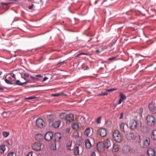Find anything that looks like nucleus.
I'll list each match as a JSON object with an SVG mask.
<instances>
[{
	"mask_svg": "<svg viewBox=\"0 0 156 156\" xmlns=\"http://www.w3.org/2000/svg\"><path fill=\"white\" fill-rule=\"evenodd\" d=\"M113 137L114 140L117 142L120 143L122 141V138L121 134L118 130H115L114 131Z\"/></svg>",
	"mask_w": 156,
	"mask_h": 156,
	"instance_id": "nucleus-1",
	"label": "nucleus"
},
{
	"mask_svg": "<svg viewBox=\"0 0 156 156\" xmlns=\"http://www.w3.org/2000/svg\"><path fill=\"white\" fill-rule=\"evenodd\" d=\"M129 125L130 129H133L137 127H140L141 126V122L140 121L138 123H137L136 121L133 119L130 121Z\"/></svg>",
	"mask_w": 156,
	"mask_h": 156,
	"instance_id": "nucleus-2",
	"label": "nucleus"
},
{
	"mask_svg": "<svg viewBox=\"0 0 156 156\" xmlns=\"http://www.w3.org/2000/svg\"><path fill=\"white\" fill-rule=\"evenodd\" d=\"M146 120L147 124L150 126H153L154 124L155 119L151 115H149L147 117Z\"/></svg>",
	"mask_w": 156,
	"mask_h": 156,
	"instance_id": "nucleus-3",
	"label": "nucleus"
},
{
	"mask_svg": "<svg viewBox=\"0 0 156 156\" xmlns=\"http://www.w3.org/2000/svg\"><path fill=\"white\" fill-rule=\"evenodd\" d=\"M44 124V122L42 119L38 118L37 119L36 125L38 127L41 128H43Z\"/></svg>",
	"mask_w": 156,
	"mask_h": 156,
	"instance_id": "nucleus-4",
	"label": "nucleus"
},
{
	"mask_svg": "<svg viewBox=\"0 0 156 156\" xmlns=\"http://www.w3.org/2000/svg\"><path fill=\"white\" fill-rule=\"evenodd\" d=\"M53 136V134L52 132L51 131L48 132L45 135V139L47 141H50L52 139Z\"/></svg>",
	"mask_w": 156,
	"mask_h": 156,
	"instance_id": "nucleus-5",
	"label": "nucleus"
},
{
	"mask_svg": "<svg viewBox=\"0 0 156 156\" xmlns=\"http://www.w3.org/2000/svg\"><path fill=\"white\" fill-rule=\"evenodd\" d=\"M74 119V115L73 114H69L67 115L66 120L67 123H69L73 121Z\"/></svg>",
	"mask_w": 156,
	"mask_h": 156,
	"instance_id": "nucleus-6",
	"label": "nucleus"
},
{
	"mask_svg": "<svg viewBox=\"0 0 156 156\" xmlns=\"http://www.w3.org/2000/svg\"><path fill=\"white\" fill-rule=\"evenodd\" d=\"M32 149L36 151H38L41 148V144L40 143H36L32 146Z\"/></svg>",
	"mask_w": 156,
	"mask_h": 156,
	"instance_id": "nucleus-7",
	"label": "nucleus"
},
{
	"mask_svg": "<svg viewBox=\"0 0 156 156\" xmlns=\"http://www.w3.org/2000/svg\"><path fill=\"white\" fill-rule=\"evenodd\" d=\"M148 108L149 110L153 113H156V106L153 103L149 104Z\"/></svg>",
	"mask_w": 156,
	"mask_h": 156,
	"instance_id": "nucleus-8",
	"label": "nucleus"
},
{
	"mask_svg": "<svg viewBox=\"0 0 156 156\" xmlns=\"http://www.w3.org/2000/svg\"><path fill=\"white\" fill-rule=\"evenodd\" d=\"M150 139L149 137H146L143 141V147L144 148L146 147H148L150 143Z\"/></svg>",
	"mask_w": 156,
	"mask_h": 156,
	"instance_id": "nucleus-9",
	"label": "nucleus"
},
{
	"mask_svg": "<svg viewBox=\"0 0 156 156\" xmlns=\"http://www.w3.org/2000/svg\"><path fill=\"white\" fill-rule=\"evenodd\" d=\"M105 149H108L111 146V143L108 139H105L103 143Z\"/></svg>",
	"mask_w": 156,
	"mask_h": 156,
	"instance_id": "nucleus-10",
	"label": "nucleus"
},
{
	"mask_svg": "<svg viewBox=\"0 0 156 156\" xmlns=\"http://www.w3.org/2000/svg\"><path fill=\"white\" fill-rule=\"evenodd\" d=\"M47 119L49 123L54 122L56 119V116L54 115H49L47 116Z\"/></svg>",
	"mask_w": 156,
	"mask_h": 156,
	"instance_id": "nucleus-11",
	"label": "nucleus"
},
{
	"mask_svg": "<svg viewBox=\"0 0 156 156\" xmlns=\"http://www.w3.org/2000/svg\"><path fill=\"white\" fill-rule=\"evenodd\" d=\"M43 76L41 74H38L36 75L35 77H34L32 76H30V78L32 79L34 81H40L41 80Z\"/></svg>",
	"mask_w": 156,
	"mask_h": 156,
	"instance_id": "nucleus-12",
	"label": "nucleus"
},
{
	"mask_svg": "<svg viewBox=\"0 0 156 156\" xmlns=\"http://www.w3.org/2000/svg\"><path fill=\"white\" fill-rule=\"evenodd\" d=\"M55 141V142H59L62 139V135L59 133H56L54 135Z\"/></svg>",
	"mask_w": 156,
	"mask_h": 156,
	"instance_id": "nucleus-13",
	"label": "nucleus"
},
{
	"mask_svg": "<svg viewBox=\"0 0 156 156\" xmlns=\"http://www.w3.org/2000/svg\"><path fill=\"white\" fill-rule=\"evenodd\" d=\"M99 132L100 136L101 137H104L107 134L106 130L105 128H100L99 130Z\"/></svg>",
	"mask_w": 156,
	"mask_h": 156,
	"instance_id": "nucleus-14",
	"label": "nucleus"
},
{
	"mask_svg": "<svg viewBox=\"0 0 156 156\" xmlns=\"http://www.w3.org/2000/svg\"><path fill=\"white\" fill-rule=\"evenodd\" d=\"M126 136L127 139L129 140H132L134 138L133 133L132 132H127Z\"/></svg>",
	"mask_w": 156,
	"mask_h": 156,
	"instance_id": "nucleus-15",
	"label": "nucleus"
},
{
	"mask_svg": "<svg viewBox=\"0 0 156 156\" xmlns=\"http://www.w3.org/2000/svg\"><path fill=\"white\" fill-rule=\"evenodd\" d=\"M148 156H155V151L151 148H149L147 151Z\"/></svg>",
	"mask_w": 156,
	"mask_h": 156,
	"instance_id": "nucleus-16",
	"label": "nucleus"
},
{
	"mask_svg": "<svg viewBox=\"0 0 156 156\" xmlns=\"http://www.w3.org/2000/svg\"><path fill=\"white\" fill-rule=\"evenodd\" d=\"M102 142H99L97 144V149L99 151H102L104 148Z\"/></svg>",
	"mask_w": 156,
	"mask_h": 156,
	"instance_id": "nucleus-17",
	"label": "nucleus"
},
{
	"mask_svg": "<svg viewBox=\"0 0 156 156\" xmlns=\"http://www.w3.org/2000/svg\"><path fill=\"white\" fill-rule=\"evenodd\" d=\"M52 124L53 126L55 128H57L59 127L61 123V121L60 120H57L55 121L54 122H53Z\"/></svg>",
	"mask_w": 156,
	"mask_h": 156,
	"instance_id": "nucleus-18",
	"label": "nucleus"
},
{
	"mask_svg": "<svg viewBox=\"0 0 156 156\" xmlns=\"http://www.w3.org/2000/svg\"><path fill=\"white\" fill-rule=\"evenodd\" d=\"M125 123L124 122H122L120 123L119 125V129L122 132L124 133H125Z\"/></svg>",
	"mask_w": 156,
	"mask_h": 156,
	"instance_id": "nucleus-19",
	"label": "nucleus"
},
{
	"mask_svg": "<svg viewBox=\"0 0 156 156\" xmlns=\"http://www.w3.org/2000/svg\"><path fill=\"white\" fill-rule=\"evenodd\" d=\"M74 153L75 155H77L79 154V149L77 145H75L74 146Z\"/></svg>",
	"mask_w": 156,
	"mask_h": 156,
	"instance_id": "nucleus-20",
	"label": "nucleus"
},
{
	"mask_svg": "<svg viewBox=\"0 0 156 156\" xmlns=\"http://www.w3.org/2000/svg\"><path fill=\"white\" fill-rule=\"evenodd\" d=\"M50 147L52 150H56V142L53 141L50 145Z\"/></svg>",
	"mask_w": 156,
	"mask_h": 156,
	"instance_id": "nucleus-21",
	"label": "nucleus"
},
{
	"mask_svg": "<svg viewBox=\"0 0 156 156\" xmlns=\"http://www.w3.org/2000/svg\"><path fill=\"white\" fill-rule=\"evenodd\" d=\"M6 150L5 146L3 144L0 145V153L3 154Z\"/></svg>",
	"mask_w": 156,
	"mask_h": 156,
	"instance_id": "nucleus-22",
	"label": "nucleus"
},
{
	"mask_svg": "<svg viewBox=\"0 0 156 156\" xmlns=\"http://www.w3.org/2000/svg\"><path fill=\"white\" fill-rule=\"evenodd\" d=\"M43 137V136L42 134H36L35 138L36 140L40 141L42 139Z\"/></svg>",
	"mask_w": 156,
	"mask_h": 156,
	"instance_id": "nucleus-23",
	"label": "nucleus"
},
{
	"mask_svg": "<svg viewBox=\"0 0 156 156\" xmlns=\"http://www.w3.org/2000/svg\"><path fill=\"white\" fill-rule=\"evenodd\" d=\"M85 147L87 148H90L91 146V144L90 142L88 139L86 140L85 141Z\"/></svg>",
	"mask_w": 156,
	"mask_h": 156,
	"instance_id": "nucleus-24",
	"label": "nucleus"
},
{
	"mask_svg": "<svg viewBox=\"0 0 156 156\" xmlns=\"http://www.w3.org/2000/svg\"><path fill=\"white\" fill-rule=\"evenodd\" d=\"M72 126L73 129H77L79 128L78 123L77 122H73L72 123Z\"/></svg>",
	"mask_w": 156,
	"mask_h": 156,
	"instance_id": "nucleus-25",
	"label": "nucleus"
},
{
	"mask_svg": "<svg viewBox=\"0 0 156 156\" xmlns=\"http://www.w3.org/2000/svg\"><path fill=\"white\" fill-rule=\"evenodd\" d=\"M151 138L154 140H156V130H154L153 131L152 133Z\"/></svg>",
	"mask_w": 156,
	"mask_h": 156,
	"instance_id": "nucleus-26",
	"label": "nucleus"
},
{
	"mask_svg": "<svg viewBox=\"0 0 156 156\" xmlns=\"http://www.w3.org/2000/svg\"><path fill=\"white\" fill-rule=\"evenodd\" d=\"M67 115L66 113L63 112L60 115V118L62 119H66V116Z\"/></svg>",
	"mask_w": 156,
	"mask_h": 156,
	"instance_id": "nucleus-27",
	"label": "nucleus"
},
{
	"mask_svg": "<svg viewBox=\"0 0 156 156\" xmlns=\"http://www.w3.org/2000/svg\"><path fill=\"white\" fill-rule=\"evenodd\" d=\"M72 142L71 141H69L68 142L67 144L66 147L67 148L68 150H71V146L72 145Z\"/></svg>",
	"mask_w": 156,
	"mask_h": 156,
	"instance_id": "nucleus-28",
	"label": "nucleus"
},
{
	"mask_svg": "<svg viewBox=\"0 0 156 156\" xmlns=\"http://www.w3.org/2000/svg\"><path fill=\"white\" fill-rule=\"evenodd\" d=\"M90 132V129L89 128H87L84 132V134L86 136H88Z\"/></svg>",
	"mask_w": 156,
	"mask_h": 156,
	"instance_id": "nucleus-29",
	"label": "nucleus"
},
{
	"mask_svg": "<svg viewBox=\"0 0 156 156\" xmlns=\"http://www.w3.org/2000/svg\"><path fill=\"white\" fill-rule=\"evenodd\" d=\"M119 99L123 101L126 99V97L124 94L122 93H120Z\"/></svg>",
	"mask_w": 156,
	"mask_h": 156,
	"instance_id": "nucleus-30",
	"label": "nucleus"
},
{
	"mask_svg": "<svg viewBox=\"0 0 156 156\" xmlns=\"http://www.w3.org/2000/svg\"><path fill=\"white\" fill-rule=\"evenodd\" d=\"M9 134V132L4 131L2 133V135L4 137H7Z\"/></svg>",
	"mask_w": 156,
	"mask_h": 156,
	"instance_id": "nucleus-31",
	"label": "nucleus"
},
{
	"mask_svg": "<svg viewBox=\"0 0 156 156\" xmlns=\"http://www.w3.org/2000/svg\"><path fill=\"white\" fill-rule=\"evenodd\" d=\"M113 148L115 152H117L119 150L118 147L117 145L115 144H113Z\"/></svg>",
	"mask_w": 156,
	"mask_h": 156,
	"instance_id": "nucleus-32",
	"label": "nucleus"
},
{
	"mask_svg": "<svg viewBox=\"0 0 156 156\" xmlns=\"http://www.w3.org/2000/svg\"><path fill=\"white\" fill-rule=\"evenodd\" d=\"M101 116H99L96 119V121L97 122L98 124H100L101 122Z\"/></svg>",
	"mask_w": 156,
	"mask_h": 156,
	"instance_id": "nucleus-33",
	"label": "nucleus"
},
{
	"mask_svg": "<svg viewBox=\"0 0 156 156\" xmlns=\"http://www.w3.org/2000/svg\"><path fill=\"white\" fill-rule=\"evenodd\" d=\"M143 109L142 108H140L139 109V115L140 116L142 117V113L143 112Z\"/></svg>",
	"mask_w": 156,
	"mask_h": 156,
	"instance_id": "nucleus-34",
	"label": "nucleus"
},
{
	"mask_svg": "<svg viewBox=\"0 0 156 156\" xmlns=\"http://www.w3.org/2000/svg\"><path fill=\"white\" fill-rule=\"evenodd\" d=\"M5 82L8 84H12V81L8 80L6 78H5Z\"/></svg>",
	"mask_w": 156,
	"mask_h": 156,
	"instance_id": "nucleus-35",
	"label": "nucleus"
},
{
	"mask_svg": "<svg viewBox=\"0 0 156 156\" xmlns=\"http://www.w3.org/2000/svg\"><path fill=\"white\" fill-rule=\"evenodd\" d=\"M111 121L109 120H108L106 122L105 124L107 126H109L111 125Z\"/></svg>",
	"mask_w": 156,
	"mask_h": 156,
	"instance_id": "nucleus-36",
	"label": "nucleus"
},
{
	"mask_svg": "<svg viewBox=\"0 0 156 156\" xmlns=\"http://www.w3.org/2000/svg\"><path fill=\"white\" fill-rule=\"evenodd\" d=\"M21 83L19 80H17L16 81L15 85L21 86Z\"/></svg>",
	"mask_w": 156,
	"mask_h": 156,
	"instance_id": "nucleus-37",
	"label": "nucleus"
},
{
	"mask_svg": "<svg viewBox=\"0 0 156 156\" xmlns=\"http://www.w3.org/2000/svg\"><path fill=\"white\" fill-rule=\"evenodd\" d=\"M64 61H62V62H58L56 66H57V67L60 66V65H62L63 63L64 62Z\"/></svg>",
	"mask_w": 156,
	"mask_h": 156,
	"instance_id": "nucleus-38",
	"label": "nucleus"
},
{
	"mask_svg": "<svg viewBox=\"0 0 156 156\" xmlns=\"http://www.w3.org/2000/svg\"><path fill=\"white\" fill-rule=\"evenodd\" d=\"M73 135L74 136L76 137H79V133L77 132H74L73 133Z\"/></svg>",
	"mask_w": 156,
	"mask_h": 156,
	"instance_id": "nucleus-39",
	"label": "nucleus"
},
{
	"mask_svg": "<svg viewBox=\"0 0 156 156\" xmlns=\"http://www.w3.org/2000/svg\"><path fill=\"white\" fill-rule=\"evenodd\" d=\"M108 94V93L106 91L105 92H104L103 93H102L101 94H99V96H105L106 95Z\"/></svg>",
	"mask_w": 156,
	"mask_h": 156,
	"instance_id": "nucleus-40",
	"label": "nucleus"
},
{
	"mask_svg": "<svg viewBox=\"0 0 156 156\" xmlns=\"http://www.w3.org/2000/svg\"><path fill=\"white\" fill-rule=\"evenodd\" d=\"M70 127H68L66 128V132L67 133H69L70 131Z\"/></svg>",
	"mask_w": 156,
	"mask_h": 156,
	"instance_id": "nucleus-41",
	"label": "nucleus"
},
{
	"mask_svg": "<svg viewBox=\"0 0 156 156\" xmlns=\"http://www.w3.org/2000/svg\"><path fill=\"white\" fill-rule=\"evenodd\" d=\"M35 98H36V97H31L28 98H26V99L27 100H31Z\"/></svg>",
	"mask_w": 156,
	"mask_h": 156,
	"instance_id": "nucleus-42",
	"label": "nucleus"
},
{
	"mask_svg": "<svg viewBox=\"0 0 156 156\" xmlns=\"http://www.w3.org/2000/svg\"><path fill=\"white\" fill-rule=\"evenodd\" d=\"M34 6V4H32L31 5L29 6L28 7V8L32 10V9H33V8Z\"/></svg>",
	"mask_w": 156,
	"mask_h": 156,
	"instance_id": "nucleus-43",
	"label": "nucleus"
},
{
	"mask_svg": "<svg viewBox=\"0 0 156 156\" xmlns=\"http://www.w3.org/2000/svg\"><path fill=\"white\" fill-rule=\"evenodd\" d=\"M116 58L115 57H112L111 58H108V60L111 61L115 59Z\"/></svg>",
	"mask_w": 156,
	"mask_h": 156,
	"instance_id": "nucleus-44",
	"label": "nucleus"
},
{
	"mask_svg": "<svg viewBox=\"0 0 156 156\" xmlns=\"http://www.w3.org/2000/svg\"><path fill=\"white\" fill-rule=\"evenodd\" d=\"M14 154V153L13 152H11L10 153H9L7 154V156H13V155Z\"/></svg>",
	"mask_w": 156,
	"mask_h": 156,
	"instance_id": "nucleus-45",
	"label": "nucleus"
},
{
	"mask_svg": "<svg viewBox=\"0 0 156 156\" xmlns=\"http://www.w3.org/2000/svg\"><path fill=\"white\" fill-rule=\"evenodd\" d=\"M24 76L26 77H28L29 76V74L28 73H25L24 74Z\"/></svg>",
	"mask_w": 156,
	"mask_h": 156,
	"instance_id": "nucleus-46",
	"label": "nucleus"
},
{
	"mask_svg": "<svg viewBox=\"0 0 156 156\" xmlns=\"http://www.w3.org/2000/svg\"><path fill=\"white\" fill-rule=\"evenodd\" d=\"M27 156H33V153L32 152H29L27 155Z\"/></svg>",
	"mask_w": 156,
	"mask_h": 156,
	"instance_id": "nucleus-47",
	"label": "nucleus"
},
{
	"mask_svg": "<svg viewBox=\"0 0 156 156\" xmlns=\"http://www.w3.org/2000/svg\"><path fill=\"white\" fill-rule=\"evenodd\" d=\"M9 3H4L3 2H1V4L3 5H7L9 4Z\"/></svg>",
	"mask_w": 156,
	"mask_h": 156,
	"instance_id": "nucleus-48",
	"label": "nucleus"
},
{
	"mask_svg": "<svg viewBox=\"0 0 156 156\" xmlns=\"http://www.w3.org/2000/svg\"><path fill=\"white\" fill-rule=\"evenodd\" d=\"M19 19H19V18L18 19H16L14 20H13V22H12V23H11V25H13V23H14V22H16V21H18V20H19Z\"/></svg>",
	"mask_w": 156,
	"mask_h": 156,
	"instance_id": "nucleus-49",
	"label": "nucleus"
},
{
	"mask_svg": "<svg viewBox=\"0 0 156 156\" xmlns=\"http://www.w3.org/2000/svg\"><path fill=\"white\" fill-rule=\"evenodd\" d=\"M59 95V94H53L51 95L52 96L54 97H57Z\"/></svg>",
	"mask_w": 156,
	"mask_h": 156,
	"instance_id": "nucleus-50",
	"label": "nucleus"
},
{
	"mask_svg": "<svg viewBox=\"0 0 156 156\" xmlns=\"http://www.w3.org/2000/svg\"><path fill=\"white\" fill-rule=\"evenodd\" d=\"M123 113L121 112L120 114V117H119V119H122L123 118Z\"/></svg>",
	"mask_w": 156,
	"mask_h": 156,
	"instance_id": "nucleus-51",
	"label": "nucleus"
},
{
	"mask_svg": "<svg viewBox=\"0 0 156 156\" xmlns=\"http://www.w3.org/2000/svg\"><path fill=\"white\" fill-rule=\"evenodd\" d=\"M48 79V78L47 77H45L42 80V81L43 82H44V81H45L46 80H47V79Z\"/></svg>",
	"mask_w": 156,
	"mask_h": 156,
	"instance_id": "nucleus-52",
	"label": "nucleus"
},
{
	"mask_svg": "<svg viewBox=\"0 0 156 156\" xmlns=\"http://www.w3.org/2000/svg\"><path fill=\"white\" fill-rule=\"evenodd\" d=\"M27 83V82H24L21 83V86H23L24 84H26Z\"/></svg>",
	"mask_w": 156,
	"mask_h": 156,
	"instance_id": "nucleus-53",
	"label": "nucleus"
},
{
	"mask_svg": "<svg viewBox=\"0 0 156 156\" xmlns=\"http://www.w3.org/2000/svg\"><path fill=\"white\" fill-rule=\"evenodd\" d=\"M112 91V89H106V92H110Z\"/></svg>",
	"mask_w": 156,
	"mask_h": 156,
	"instance_id": "nucleus-54",
	"label": "nucleus"
},
{
	"mask_svg": "<svg viewBox=\"0 0 156 156\" xmlns=\"http://www.w3.org/2000/svg\"><path fill=\"white\" fill-rule=\"evenodd\" d=\"M10 75L12 77L15 78V75L14 74H13V73H12L10 74Z\"/></svg>",
	"mask_w": 156,
	"mask_h": 156,
	"instance_id": "nucleus-55",
	"label": "nucleus"
},
{
	"mask_svg": "<svg viewBox=\"0 0 156 156\" xmlns=\"http://www.w3.org/2000/svg\"><path fill=\"white\" fill-rule=\"evenodd\" d=\"M122 101L119 99L118 105L120 104L121 103Z\"/></svg>",
	"mask_w": 156,
	"mask_h": 156,
	"instance_id": "nucleus-56",
	"label": "nucleus"
},
{
	"mask_svg": "<svg viewBox=\"0 0 156 156\" xmlns=\"http://www.w3.org/2000/svg\"><path fill=\"white\" fill-rule=\"evenodd\" d=\"M91 156H96V154L94 152H93L91 154Z\"/></svg>",
	"mask_w": 156,
	"mask_h": 156,
	"instance_id": "nucleus-57",
	"label": "nucleus"
},
{
	"mask_svg": "<svg viewBox=\"0 0 156 156\" xmlns=\"http://www.w3.org/2000/svg\"><path fill=\"white\" fill-rule=\"evenodd\" d=\"M79 55H87V54L85 53H79Z\"/></svg>",
	"mask_w": 156,
	"mask_h": 156,
	"instance_id": "nucleus-58",
	"label": "nucleus"
},
{
	"mask_svg": "<svg viewBox=\"0 0 156 156\" xmlns=\"http://www.w3.org/2000/svg\"><path fill=\"white\" fill-rule=\"evenodd\" d=\"M116 89H117L116 88H112V91L115 90H116Z\"/></svg>",
	"mask_w": 156,
	"mask_h": 156,
	"instance_id": "nucleus-59",
	"label": "nucleus"
},
{
	"mask_svg": "<svg viewBox=\"0 0 156 156\" xmlns=\"http://www.w3.org/2000/svg\"><path fill=\"white\" fill-rule=\"evenodd\" d=\"M4 90V89L2 87H0V90Z\"/></svg>",
	"mask_w": 156,
	"mask_h": 156,
	"instance_id": "nucleus-60",
	"label": "nucleus"
},
{
	"mask_svg": "<svg viewBox=\"0 0 156 156\" xmlns=\"http://www.w3.org/2000/svg\"><path fill=\"white\" fill-rule=\"evenodd\" d=\"M30 80L29 79H27L26 80V82H27V83Z\"/></svg>",
	"mask_w": 156,
	"mask_h": 156,
	"instance_id": "nucleus-61",
	"label": "nucleus"
},
{
	"mask_svg": "<svg viewBox=\"0 0 156 156\" xmlns=\"http://www.w3.org/2000/svg\"><path fill=\"white\" fill-rule=\"evenodd\" d=\"M99 51V50H96V51H95L96 52H98Z\"/></svg>",
	"mask_w": 156,
	"mask_h": 156,
	"instance_id": "nucleus-62",
	"label": "nucleus"
},
{
	"mask_svg": "<svg viewBox=\"0 0 156 156\" xmlns=\"http://www.w3.org/2000/svg\"><path fill=\"white\" fill-rule=\"evenodd\" d=\"M79 55V54H78L77 55H76V57H78V56H79V55Z\"/></svg>",
	"mask_w": 156,
	"mask_h": 156,
	"instance_id": "nucleus-63",
	"label": "nucleus"
},
{
	"mask_svg": "<svg viewBox=\"0 0 156 156\" xmlns=\"http://www.w3.org/2000/svg\"><path fill=\"white\" fill-rule=\"evenodd\" d=\"M89 68L88 67H87L86 69H85V70H87V69H89Z\"/></svg>",
	"mask_w": 156,
	"mask_h": 156,
	"instance_id": "nucleus-64",
	"label": "nucleus"
}]
</instances>
